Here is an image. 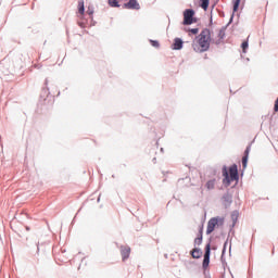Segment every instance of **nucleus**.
<instances>
[{
    "mask_svg": "<svg viewBox=\"0 0 278 278\" xmlns=\"http://www.w3.org/2000/svg\"><path fill=\"white\" fill-rule=\"evenodd\" d=\"M210 45H212V33L208 28H204L200 35L195 37L193 49L197 53H205V51H210Z\"/></svg>",
    "mask_w": 278,
    "mask_h": 278,
    "instance_id": "1",
    "label": "nucleus"
},
{
    "mask_svg": "<svg viewBox=\"0 0 278 278\" xmlns=\"http://www.w3.org/2000/svg\"><path fill=\"white\" fill-rule=\"evenodd\" d=\"M223 184L224 186H231V181H238L240 179V176H238V165L233 164L232 166L227 169V166L223 167Z\"/></svg>",
    "mask_w": 278,
    "mask_h": 278,
    "instance_id": "2",
    "label": "nucleus"
},
{
    "mask_svg": "<svg viewBox=\"0 0 278 278\" xmlns=\"http://www.w3.org/2000/svg\"><path fill=\"white\" fill-rule=\"evenodd\" d=\"M223 223H225V219L222 217L211 218L207 223V228H206L207 236H210V233H213L216 227H218V225H223Z\"/></svg>",
    "mask_w": 278,
    "mask_h": 278,
    "instance_id": "3",
    "label": "nucleus"
},
{
    "mask_svg": "<svg viewBox=\"0 0 278 278\" xmlns=\"http://www.w3.org/2000/svg\"><path fill=\"white\" fill-rule=\"evenodd\" d=\"M197 23V17H194V10L187 9L184 11V25H192Z\"/></svg>",
    "mask_w": 278,
    "mask_h": 278,
    "instance_id": "4",
    "label": "nucleus"
},
{
    "mask_svg": "<svg viewBox=\"0 0 278 278\" xmlns=\"http://www.w3.org/2000/svg\"><path fill=\"white\" fill-rule=\"evenodd\" d=\"M210 254H211V245L208 243L205 247L204 260H203V263H202V266H203L204 269H206L207 266H210Z\"/></svg>",
    "mask_w": 278,
    "mask_h": 278,
    "instance_id": "5",
    "label": "nucleus"
},
{
    "mask_svg": "<svg viewBox=\"0 0 278 278\" xmlns=\"http://www.w3.org/2000/svg\"><path fill=\"white\" fill-rule=\"evenodd\" d=\"M124 8L125 10H140V3H138V0H129L124 3Z\"/></svg>",
    "mask_w": 278,
    "mask_h": 278,
    "instance_id": "6",
    "label": "nucleus"
},
{
    "mask_svg": "<svg viewBox=\"0 0 278 278\" xmlns=\"http://www.w3.org/2000/svg\"><path fill=\"white\" fill-rule=\"evenodd\" d=\"M121 255H122L123 262H125V260H129V255H131V248H129L128 245H122Z\"/></svg>",
    "mask_w": 278,
    "mask_h": 278,
    "instance_id": "7",
    "label": "nucleus"
},
{
    "mask_svg": "<svg viewBox=\"0 0 278 278\" xmlns=\"http://www.w3.org/2000/svg\"><path fill=\"white\" fill-rule=\"evenodd\" d=\"M86 12V9L84 8V0L78 1V18H84V13Z\"/></svg>",
    "mask_w": 278,
    "mask_h": 278,
    "instance_id": "8",
    "label": "nucleus"
},
{
    "mask_svg": "<svg viewBox=\"0 0 278 278\" xmlns=\"http://www.w3.org/2000/svg\"><path fill=\"white\" fill-rule=\"evenodd\" d=\"M249 153H251V148L248 147L244 151V156L242 157V166L247 168V164L249 163Z\"/></svg>",
    "mask_w": 278,
    "mask_h": 278,
    "instance_id": "9",
    "label": "nucleus"
},
{
    "mask_svg": "<svg viewBox=\"0 0 278 278\" xmlns=\"http://www.w3.org/2000/svg\"><path fill=\"white\" fill-rule=\"evenodd\" d=\"M201 255H203V252H201L199 248H195L191 251V256L193 257V260H199Z\"/></svg>",
    "mask_w": 278,
    "mask_h": 278,
    "instance_id": "10",
    "label": "nucleus"
},
{
    "mask_svg": "<svg viewBox=\"0 0 278 278\" xmlns=\"http://www.w3.org/2000/svg\"><path fill=\"white\" fill-rule=\"evenodd\" d=\"M184 48V41H181V39L176 38L175 42H174V49L175 50H179Z\"/></svg>",
    "mask_w": 278,
    "mask_h": 278,
    "instance_id": "11",
    "label": "nucleus"
},
{
    "mask_svg": "<svg viewBox=\"0 0 278 278\" xmlns=\"http://www.w3.org/2000/svg\"><path fill=\"white\" fill-rule=\"evenodd\" d=\"M207 190H214L216 187V179L208 180L205 185Z\"/></svg>",
    "mask_w": 278,
    "mask_h": 278,
    "instance_id": "12",
    "label": "nucleus"
},
{
    "mask_svg": "<svg viewBox=\"0 0 278 278\" xmlns=\"http://www.w3.org/2000/svg\"><path fill=\"white\" fill-rule=\"evenodd\" d=\"M203 242V226L200 227V237L194 239V244H201Z\"/></svg>",
    "mask_w": 278,
    "mask_h": 278,
    "instance_id": "13",
    "label": "nucleus"
},
{
    "mask_svg": "<svg viewBox=\"0 0 278 278\" xmlns=\"http://www.w3.org/2000/svg\"><path fill=\"white\" fill-rule=\"evenodd\" d=\"M121 0H109V5L111 8H121V4H118Z\"/></svg>",
    "mask_w": 278,
    "mask_h": 278,
    "instance_id": "14",
    "label": "nucleus"
},
{
    "mask_svg": "<svg viewBox=\"0 0 278 278\" xmlns=\"http://www.w3.org/2000/svg\"><path fill=\"white\" fill-rule=\"evenodd\" d=\"M186 31H188L189 36H197V34H199V28H189L186 29Z\"/></svg>",
    "mask_w": 278,
    "mask_h": 278,
    "instance_id": "15",
    "label": "nucleus"
},
{
    "mask_svg": "<svg viewBox=\"0 0 278 278\" xmlns=\"http://www.w3.org/2000/svg\"><path fill=\"white\" fill-rule=\"evenodd\" d=\"M240 1H242V0H232V2H233V12H238V8H240Z\"/></svg>",
    "mask_w": 278,
    "mask_h": 278,
    "instance_id": "16",
    "label": "nucleus"
},
{
    "mask_svg": "<svg viewBox=\"0 0 278 278\" xmlns=\"http://www.w3.org/2000/svg\"><path fill=\"white\" fill-rule=\"evenodd\" d=\"M223 201H224V203H231V194L226 193V194L223 197Z\"/></svg>",
    "mask_w": 278,
    "mask_h": 278,
    "instance_id": "17",
    "label": "nucleus"
},
{
    "mask_svg": "<svg viewBox=\"0 0 278 278\" xmlns=\"http://www.w3.org/2000/svg\"><path fill=\"white\" fill-rule=\"evenodd\" d=\"M201 8L207 10V8H210V0H202Z\"/></svg>",
    "mask_w": 278,
    "mask_h": 278,
    "instance_id": "18",
    "label": "nucleus"
},
{
    "mask_svg": "<svg viewBox=\"0 0 278 278\" xmlns=\"http://www.w3.org/2000/svg\"><path fill=\"white\" fill-rule=\"evenodd\" d=\"M241 48L243 53H247V50L249 49V41H243Z\"/></svg>",
    "mask_w": 278,
    "mask_h": 278,
    "instance_id": "19",
    "label": "nucleus"
},
{
    "mask_svg": "<svg viewBox=\"0 0 278 278\" xmlns=\"http://www.w3.org/2000/svg\"><path fill=\"white\" fill-rule=\"evenodd\" d=\"M152 47H155V49H159L160 48V42L156 41V40H150Z\"/></svg>",
    "mask_w": 278,
    "mask_h": 278,
    "instance_id": "20",
    "label": "nucleus"
},
{
    "mask_svg": "<svg viewBox=\"0 0 278 278\" xmlns=\"http://www.w3.org/2000/svg\"><path fill=\"white\" fill-rule=\"evenodd\" d=\"M83 20L84 18L78 20V25H79V27H81L84 29V27H86V22H84Z\"/></svg>",
    "mask_w": 278,
    "mask_h": 278,
    "instance_id": "21",
    "label": "nucleus"
},
{
    "mask_svg": "<svg viewBox=\"0 0 278 278\" xmlns=\"http://www.w3.org/2000/svg\"><path fill=\"white\" fill-rule=\"evenodd\" d=\"M218 38H219V40H223V38H225V30L224 29L219 30Z\"/></svg>",
    "mask_w": 278,
    "mask_h": 278,
    "instance_id": "22",
    "label": "nucleus"
},
{
    "mask_svg": "<svg viewBox=\"0 0 278 278\" xmlns=\"http://www.w3.org/2000/svg\"><path fill=\"white\" fill-rule=\"evenodd\" d=\"M87 14H89V16H92L93 14H94V10H92V9H88L87 10Z\"/></svg>",
    "mask_w": 278,
    "mask_h": 278,
    "instance_id": "23",
    "label": "nucleus"
},
{
    "mask_svg": "<svg viewBox=\"0 0 278 278\" xmlns=\"http://www.w3.org/2000/svg\"><path fill=\"white\" fill-rule=\"evenodd\" d=\"M274 112H278V98H277V100L275 101Z\"/></svg>",
    "mask_w": 278,
    "mask_h": 278,
    "instance_id": "24",
    "label": "nucleus"
}]
</instances>
